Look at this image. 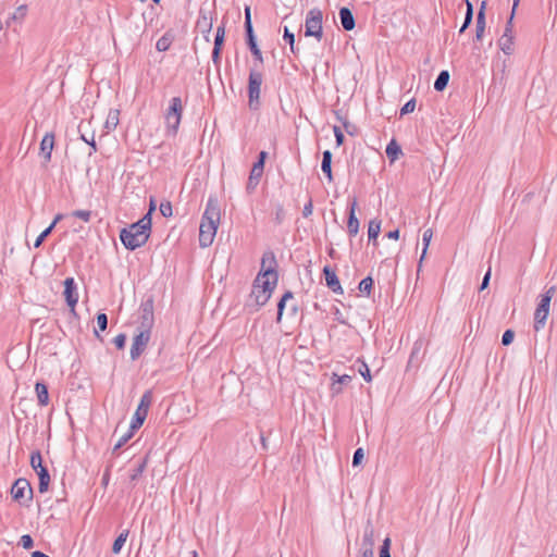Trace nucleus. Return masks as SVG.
Wrapping results in <instances>:
<instances>
[{
	"label": "nucleus",
	"mask_w": 557,
	"mask_h": 557,
	"mask_svg": "<svg viewBox=\"0 0 557 557\" xmlns=\"http://www.w3.org/2000/svg\"><path fill=\"white\" fill-rule=\"evenodd\" d=\"M113 343L117 349H123L126 343V335L121 333L113 338Z\"/></svg>",
	"instance_id": "13d9d810"
},
{
	"label": "nucleus",
	"mask_w": 557,
	"mask_h": 557,
	"mask_svg": "<svg viewBox=\"0 0 557 557\" xmlns=\"http://www.w3.org/2000/svg\"><path fill=\"white\" fill-rule=\"evenodd\" d=\"M244 27H245L246 36L255 34L253 27H252V22H251L250 7H246L245 8V23H244Z\"/></svg>",
	"instance_id": "a19ab883"
},
{
	"label": "nucleus",
	"mask_w": 557,
	"mask_h": 557,
	"mask_svg": "<svg viewBox=\"0 0 557 557\" xmlns=\"http://www.w3.org/2000/svg\"><path fill=\"white\" fill-rule=\"evenodd\" d=\"M173 41V36L166 32L163 36H161L157 44H156V49L160 52H164L166 50L170 49V46Z\"/></svg>",
	"instance_id": "72a5a7b5"
},
{
	"label": "nucleus",
	"mask_w": 557,
	"mask_h": 557,
	"mask_svg": "<svg viewBox=\"0 0 557 557\" xmlns=\"http://www.w3.org/2000/svg\"><path fill=\"white\" fill-rule=\"evenodd\" d=\"M35 392L39 406H47L49 404L48 386L42 382H37L35 385Z\"/></svg>",
	"instance_id": "393cba45"
},
{
	"label": "nucleus",
	"mask_w": 557,
	"mask_h": 557,
	"mask_svg": "<svg viewBox=\"0 0 557 557\" xmlns=\"http://www.w3.org/2000/svg\"><path fill=\"white\" fill-rule=\"evenodd\" d=\"M375 531L370 520H368L364 530H363V536L361 542L360 548H367V549H374L375 545Z\"/></svg>",
	"instance_id": "6ab92c4d"
},
{
	"label": "nucleus",
	"mask_w": 557,
	"mask_h": 557,
	"mask_svg": "<svg viewBox=\"0 0 557 557\" xmlns=\"http://www.w3.org/2000/svg\"><path fill=\"white\" fill-rule=\"evenodd\" d=\"M284 40L290 46V50L293 53H296L295 50V35L289 32L287 27L284 28Z\"/></svg>",
	"instance_id": "49530a36"
},
{
	"label": "nucleus",
	"mask_w": 557,
	"mask_h": 557,
	"mask_svg": "<svg viewBox=\"0 0 557 557\" xmlns=\"http://www.w3.org/2000/svg\"><path fill=\"white\" fill-rule=\"evenodd\" d=\"M352 377L350 375L344 374L341 376H337V381L333 383L332 389L334 393H341L342 387L341 385H347L351 382Z\"/></svg>",
	"instance_id": "58836bf2"
},
{
	"label": "nucleus",
	"mask_w": 557,
	"mask_h": 557,
	"mask_svg": "<svg viewBox=\"0 0 557 557\" xmlns=\"http://www.w3.org/2000/svg\"><path fill=\"white\" fill-rule=\"evenodd\" d=\"M359 373L363 376V379L367 381V382H371L372 380V376H371V373H370V369L368 367V364L366 362H361V366L359 368Z\"/></svg>",
	"instance_id": "6e6d98bb"
},
{
	"label": "nucleus",
	"mask_w": 557,
	"mask_h": 557,
	"mask_svg": "<svg viewBox=\"0 0 557 557\" xmlns=\"http://www.w3.org/2000/svg\"><path fill=\"white\" fill-rule=\"evenodd\" d=\"M128 533L129 531L128 530H124L123 532H121L119 534V536L114 540L113 542V545H112V553L117 555L121 553L126 540H127V536H128Z\"/></svg>",
	"instance_id": "e433bc0d"
},
{
	"label": "nucleus",
	"mask_w": 557,
	"mask_h": 557,
	"mask_svg": "<svg viewBox=\"0 0 557 557\" xmlns=\"http://www.w3.org/2000/svg\"><path fill=\"white\" fill-rule=\"evenodd\" d=\"M515 332L512 330H506L502 336V344L508 346L513 342Z\"/></svg>",
	"instance_id": "864d4df0"
},
{
	"label": "nucleus",
	"mask_w": 557,
	"mask_h": 557,
	"mask_svg": "<svg viewBox=\"0 0 557 557\" xmlns=\"http://www.w3.org/2000/svg\"><path fill=\"white\" fill-rule=\"evenodd\" d=\"M485 9H486V2L483 1L481 3V7L476 14V25H475V39L476 40H481L484 35V30H485V26H486Z\"/></svg>",
	"instance_id": "412c9836"
},
{
	"label": "nucleus",
	"mask_w": 557,
	"mask_h": 557,
	"mask_svg": "<svg viewBox=\"0 0 557 557\" xmlns=\"http://www.w3.org/2000/svg\"><path fill=\"white\" fill-rule=\"evenodd\" d=\"M246 42H247V46L250 50V52L252 53L255 60L259 63H262L263 62V57H262V52L257 44V39H256V36L255 34L252 35H247L246 36Z\"/></svg>",
	"instance_id": "b1692460"
},
{
	"label": "nucleus",
	"mask_w": 557,
	"mask_h": 557,
	"mask_svg": "<svg viewBox=\"0 0 557 557\" xmlns=\"http://www.w3.org/2000/svg\"><path fill=\"white\" fill-rule=\"evenodd\" d=\"M416 109V99H410L400 109V115H406L413 112Z\"/></svg>",
	"instance_id": "09e8293b"
},
{
	"label": "nucleus",
	"mask_w": 557,
	"mask_h": 557,
	"mask_svg": "<svg viewBox=\"0 0 557 557\" xmlns=\"http://www.w3.org/2000/svg\"><path fill=\"white\" fill-rule=\"evenodd\" d=\"M385 152L391 162L396 161L403 153L400 146L397 144L395 139H392L388 143Z\"/></svg>",
	"instance_id": "cd10ccee"
},
{
	"label": "nucleus",
	"mask_w": 557,
	"mask_h": 557,
	"mask_svg": "<svg viewBox=\"0 0 557 557\" xmlns=\"http://www.w3.org/2000/svg\"><path fill=\"white\" fill-rule=\"evenodd\" d=\"M357 199L354 198L349 206V214L347 221V230L350 236H356L359 232V220L356 216Z\"/></svg>",
	"instance_id": "f3484780"
},
{
	"label": "nucleus",
	"mask_w": 557,
	"mask_h": 557,
	"mask_svg": "<svg viewBox=\"0 0 557 557\" xmlns=\"http://www.w3.org/2000/svg\"><path fill=\"white\" fill-rule=\"evenodd\" d=\"M360 557H374V549L360 548Z\"/></svg>",
	"instance_id": "e2e57ef3"
},
{
	"label": "nucleus",
	"mask_w": 557,
	"mask_h": 557,
	"mask_svg": "<svg viewBox=\"0 0 557 557\" xmlns=\"http://www.w3.org/2000/svg\"><path fill=\"white\" fill-rule=\"evenodd\" d=\"M159 210L164 218H170L173 214L172 203L168 200L160 203Z\"/></svg>",
	"instance_id": "37998d69"
},
{
	"label": "nucleus",
	"mask_w": 557,
	"mask_h": 557,
	"mask_svg": "<svg viewBox=\"0 0 557 557\" xmlns=\"http://www.w3.org/2000/svg\"><path fill=\"white\" fill-rule=\"evenodd\" d=\"M119 116L120 110L110 109L104 124L106 128L109 131L114 129L119 125Z\"/></svg>",
	"instance_id": "473e14b6"
},
{
	"label": "nucleus",
	"mask_w": 557,
	"mask_h": 557,
	"mask_svg": "<svg viewBox=\"0 0 557 557\" xmlns=\"http://www.w3.org/2000/svg\"><path fill=\"white\" fill-rule=\"evenodd\" d=\"M498 45L505 54L510 55L513 51V36L503 35L498 41Z\"/></svg>",
	"instance_id": "f704fd0d"
},
{
	"label": "nucleus",
	"mask_w": 557,
	"mask_h": 557,
	"mask_svg": "<svg viewBox=\"0 0 557 557\" xmlns=\"http://www.w3.org/2000/svg\"><path fill=\"white\" fill-rule=\"evenodd\" d=\"M150 230L151 218L149 213H146L137 222L131 224L128 227L122 228L120 239L126 249L133 251L147 243L150 236Z\"/></svg>",
	"instance_id": "7ed1b4c3"
},
{
	"label": "nucleus",
	"mask_w": 557,
	"mask_h": 557,
	"mask_svg": "<svg viewBox=\"0 0 557 557\" xmlns=\"http://www.w3.org/2000/svg\"><path fill=\"white\" fill-rule=\"evenodd\" d=\"M343 125H344L345 131H346L349 135H352V134H354L351 129H352V128H355V126H354L351 123H349V122L345 121V122H343Z\"/></svg>",
	"instance_id": "774afa93"
},
{
	"label": "nucleus",
	"mask_w": 557,
	"mask_h": 557,
	"mask_svg": "<svg viewBox=\"0 0 557 557\" xmlns=\"http://www.w3.org/2000/svg\"><path fill=\"white\" fill-rule=\"evenodd\" d=\"M81 138H82L86 144H88V145L91 147V149H92V151H94V152H96V151H97V144H96V141H95L94 135L91 136V138H90V139H88L85 135H82V136H81Z\"/></svg>",
	"instance_id": "680f3d73"
},
{
	"label": "nucleus",
	"mask_w": 557,
	"mask_h": 557,
	"mask_svg": "<svg viewBox=\"0 0 557 557\" xmlns=\"http://www.w3.org/2000/svg\"><path fill=\"white\" fill-rule=\"evenodd\" d=\"M29 462H30V467L35 470V472L37 470H40V467H44L42 466V456L39 450H35L30 454Z\"/></svg>",
	"instance_id": "ea45409f"
},
{
	"label": "nucleus",
	"mask_w": 557,
	"mask_h": 557,
	"mask_svg": "<svg viewBox=\"0 0 557 557\" xmlns=\"http://www.w3.org/2000/svg\"><path fill=\"white\" fill-rule=\"evenodd\" d=\"M387 238L389 239H398L399 238V230L396 228L394 231H389L387 234H386Z\"/></svg>",
	"instance_id": "69168bd1"
},
{
	"label": "nucleus",
	"mask_w": 557,
	"mask_h": 557,
	"mask_svg": "<svg viewBox=\"0 0 557 557\" xmlns=\"http://www.w3.org/2000/svg\"><path fill=\"white\" fill-rule=\"evenodd\" d=\"M322 20V11L318 8L311 9L306 16L305 35L307 37H315L318 40H320L323 35Z\"/></svg>",
	"instance_id": "0eeeda50"
},
{
	"label": "nucleus",
	"mask_w": 557,
	"mask_h": 557,
	"mask_svg": "<svg viewBox=\"0 0 557 557\" xmlns=\"http://www.w3.org/2000/svg\"><path fill=\"white\" fill-rule=\"evenodd\" d=\"M221 211L220 206L214 197H209L206 210L201 218L199 226V245L202 248L209 247L216 234L218 225L220 222Z\"/></svg>",
	"instance_id": "f03ea898"
},
{
	"label": "nucleus",
	"mask_w": 557,
	"mask_h": 557,
	"mask_svg": "<svg viewBox=\"0 0 557 557\" xmlns=\"http://www.w3.org/2000/svg\"><path fill=\"white\" fill-rule=\"evenodd\" d=\"M152 403V391L148 389L144 393L138 404V407L134 413V417L131 422L132 430H138L145 422L149 407Z\"/></svg>",
	"instance_id": "1a4fd4ad"
},
{
	"label": "nucleus",
	"mask_w": 557,
	"mask_h": 557,
	"mask_svg": "<svg viewBox=\"0 0 557 557\" xmlns=\"http://www.w3.org/2000/svg\"><path fill=\"white\" fill-rule=\"evenodd\" d=\"M153 297L150 296L145 299L140 305V323L139 330L151 331L154 323V314H153Z\"/></svg>",
	"instance_id": "9d476101"
},
{
	"label": "nucleus",
	"mask_w": 557,
	"mask_h": 557,
	"mask_svg": "<svg viewBox=\"0 0 557 557\" xmlns=\"http://www.w3.org/2000/svg\"><path fill=\"white\" fill-rule=\"evenodd\" d=\"M150 332L151 331L139 330V333L133 338L129 352L132 360L138 359L145 351L150 339Z\"/></svg>",
	"instance_id": "f8f14e48"
},
{
	"label": "nucleus",
	"mask_w": 557,
	"mask_h": 557,
	"mask_svg": "<svg viewBox=\"0 0 557 557\" xmlns=\"http://www.w3.org/2000/svg\"><path fill=\"white\" fill-rule=\"evenodd\" d=\"M467 4V10L463 18V23L459 29V33L462 34L472 23L473 18V4L469 0H465Z\"/></svg>",
	"instance_id": "c9c22d12"
},
{
	"label": "nucleus",
	"mask_w": 557,
	"mask_h": 557,
	"mask_svg": "<svg viewBox=\"0 0 557 557\" xmlns=\"http://www.w3.org/2000/svg\"><path fill=\"white\" fill-rule=\"evenodd\" d=\"M283 315H285L290 323L299 322L302 317L298 302L289 290L281 296V319Z\"/></svg>",
	"instance_id": "423d86ee"
},
{
	"label": "nucleus",
	"mask_w": 557,
	"mask_h": 557,
	"mask_svg": "<svg viewBox=\"0 0 557 557\" xmlns=\"http://www.w3.org/2000/svg\"><path fill=\"white\" fill-rule=\"evenodd\" d=\"M263 170H264V165L261 162L253 163L252 169L250 171L249 178H248V183L246 186V189L248 193H251L252 190H255V188L259 184L260 178L263 174Z\"/></svg>",
	"instance_id": "dca6fc26"
},
{
	"label": "nucleus",
	"mask_w": 557,
	"mask_h": 557,
	"mask_svg": "<svg viewBox=\"0 0 557 557\" xmlns=\"http://www.w3.org/2000/svg\"><path fill=\"white\" fill-rule=\"evenodd\" d=\"M225 38V26L220 25L216 28V34L214 38V46L212 50V61L215 65L220 64L221 61V52L224 44Z\"/></svg>",
	"instance_id": "4468645a"
},
{
	"label": "nucleus",
	"mask_w": 557,
	"mask_h": 557,
	"mask_svg": "<svg viewBox=\"0 0 557 557\" xmlns=\"http://www.w3.org/2000/svg\"><path fill=\"white\" fill-rule=\"evenodd\" d=\"M338 14L342 27L347 32L352 30L356 26V21L351 10L349 8L343 7L339 9Z\"/></svg>",
	"instance_id": "aec40b11"
},
{
	"label": "nucleus",
	"mask_w": 557,
	"mask_h": 557,
	"mask_svg": "<svg viewBox=\"0 0 557 557\" xmlns=\"http://www.w3.org/2000/svg\"><path fill=\"white\" fill-rule=\"evenodd\" d=\"M326 286L334 293L343 294L344 290L341 286L336 272L330 265H325L322 270Z\"/></svg>",
	"instance_id": "2eb2a0df"
},
{
	"label": "nucleus",
	"mask_w": 557,
	"mask_h": 557,
	"mask_svg": "<svg viewBox=\"0 0 557 557\" xmlns=\"http://www.w3.org/2000/svg\"><path fill=\"white\" fill-rule=\"evenodd\" d=\"M380 232L381 221L377 219L371 220L368 225V237L369 240H372L375 246L377 245V237L380 235Z\"/></svg>",
	"instance_id": "bb28decb"
},
{
	"label": "nucleus",
	"mask_w": 557,
	"mask_h": 557,
	"mask_svg": "<svg viewBox=\"0 0 557 557\" xmlns=\"http://www.w3.org/2000/svg\"><path fill=\"white\" fill-rule=\"evenodd\" d=\"M109 480H110V472H109V469H107L102 475L101 484L106 487L109 484Z\"/></svg>",
	"instance_id": "0e129e2a"
},
{
	"label": "nucleus",
	"mask_w": 557,
	"mask_h": 557,
	"mask_svg": "<svg viewBox=\"0 0 557 557\" xmlns=\"http://www.w3.org/2000/svg\"><path fill=\"white\" fill-rule=\"evenodd\" d=\"M515 13L516 11H513V9L511 10V14L506 23V27H505V30H504V34L503 35H507V36H513L512 35V27H513V24H512V21H513V17H515Z\"/></svg>",
	"instance_id": "4d7b16f0"
},
{
	"label": "nucleus",
	"mask_w": 557,
	"mask_h": 557,
	"mask_svg": "<svg viewBox=\"0 0 557 557\" xmlns=\"http://www.w3.org/2000/svg\"><path fill=\"white\" fill-rule=\"evenodd\" d=\"M373 278L371 276H367L363 280H361L358 288L361 293L366 294L367 296H370L373 288Z\"/></svg>",
	"instance_id": "4c0bfd02"
},
{
	"label": "nucleus",
	"mask_w": 557,
	"mask_h": 557,
	"mask_svg": "<svg viewBox=\"0 0 557 557\" xmlns=\"http://www.w3.org/2000/svg\"><path fill=\"white\" fill-rule=\"evenodd\" d=\"M380 557H391V539L385 537L380 547Z\"/></svg>",
	"instance_id": "c03bdc74"
},
{
	"label": "nucleus",
	"mask_w": 557,
	"mask_h": 557,
	"mask_svg": "<svg viewBox=\"0 0 557 557\" xmlns=\"http://www.w3.org/2000/svg\"><path fill=\"white\" fill-rule=\"evenodd\" d=\"M333 132H334V135H335L336 146L337 147L342 146L344 144L345 136H344L341 127L335 125L333 127Z\"/></svg>",
	"instance_id": "5fc2aeb1"
},
{
	"label": "nucleus",
	"mask_w": 557,
	"mask_h": 557,
	"mask_svg": "<svg viewBox=\"0 0 557 557\" xmlns=\"http://www.w3.org/2000/svg\"><path fill=\"white\" fill-rule=\"evenodd\" d=\"M134 431L135 430H132L131 428L128 429V431L123 434L119 441L116 442V444L114 445L113 447V451H116L117 449H120L123 445H125L134 435Z\"/></svg>",
	"instance_id": "79ce46f5"
},
{
	"label": "nucleus",
	"mask_w": 557,
	"mask_h": 557,
	"mask_svg": "<svg viewBox=\"0 0 557 557\" xmlns=\"http://www.w3.org/2000/svg\"><path fill=\"white\" fill-rule=\"evenodd\" d=\"M432 236H433L432 228H426L423 232V235H422L423 249H422V253H421V257H420V260H419V264H418V272L421 270L422 261H423V259L426 256L428 248H429V245L431 243Z\"/></svg>",
	"instance_id": "c85d7f7f"
},
{
	"label": "nucleus",
	"mask_w": 557,
	"mask_h": 557,
	"mask_svg": "<svg viewBox=\"0 0 557 557\" xmlns=\"http://www.w3.org/2000/svg\"><path fill=\"white\" fill-rule=\"evenodd\" d=\"M20 544L25 549H30L34 547V540L29 534H24L21 536Z\"/></svg>",
	"instance_id": "603ef678"
},
{
	"label": "nucleus",
	"mask_w": 557,
	"mask_h": 557,
	"mask_svg": "<svg viewBox=\"0 0 557 557\" xmlns=\"http://www.w3.org/2000/svg\"><path fill=\"white\" fill-rule=\"evenodd\" d=\"M196 28L205 35L207 40H209V34L212 29V17L208 16L206 12L200 10L196 22Z\"/></svg>",
	"instance_id": "a211bd4d"
},
{
	"label": "nucleus",
	"mask_w": 557,
	"mask_h": 557,
	"mask_svg": "<svg viewBox=\"0 0 557 557\" xmlns=\"http://www.w3.org/2000/svg\"><path fill=\"white\" fill-rule=\"evenodd\" d=\"M332 152L330 150H324L322 153V162L321 170L327 177V182H333V173H332Z\"/></svg>",
	"instance_id": "5701e85b"
},
{
	"label": "nucleus",
	"mask_w": 557,
	"mask_h": 557,
	"mask_svg": "<svg viewBox=\"0 0 557 557\" xmlns=\"http://www.w3.org/2000/svg\"><path fill=\"white\" fill-rule=\"evenodd\" d=\"M27 14V5L22 4L16 8V10L8 17L5 24L9 27L12 22L21 23Z\"/></svg>",
	"instance_id": "c756f323"
},
{
	"label": "nucleus",
	"mask_w": 557,
	"mask_h": 557,
	"mask_svg": "<svg viewBox=\"0 0 557 557\" xmlns=\"http://www.w3.org/2000/svg\"><path fill=\"white\" fill-rule=\"evenodd\" d=\"M183 114V103L181 97H173L164 114L168 132L176 135Z\"/></svg>",
	"instance_id": "39448f33"
},
{
	"label": "nucleus",
	"mask_w": 557,
	"mask_h": 557,
	"mask_svg": "<svg viewBox=\"0 0 557 557\" xmlns=\"http://www.w3.org/2000/svg\"><path fill=\"white\" fill-rule=\"evenodd\" d=\"M97 325L100 331H106L108 327V317L103 312L97 314Z\"/></svg>",
	"instance_id": "3c124183"
},
{
	"label": "nucleus",
	"mask_w": 557,
	"mask_h": 557,
	"mask_svg": "<svg viewBox=\"0 0 557 557\" xmlns=\"http://www.w3.org/2000/svg\"><path fill=\"white\" fill-rule=\"evenodd\" d=\"M63 296L65 298L66 305L71 308V312L75 314V307L78 301L77 285L75 280L73 277H66L63 282Z\"/></svg>",
	"instance_id": "ddd939ff"
},
{
	"label": "nucleus",
	"mask_w": 557,
	"mask_h": 557,
	"mask_svg": "<svg viewBox=\"0 0 557 557\" xmlns=\"http://www.w3.org/2000/svg\"><path fill=\"white\" fill-rule=\"evenodd\" d=\"M148 463V455H146L144 458H141L137 466L132 470V473L129 474L131 482L137 481L141 474L144 473L146 467Z\"/></svg>",
	"instance_id": "2f4dec72"
},
{
	"label": "nucleus",
	"mask_w": 557,
	"mask_h": 557,
	"mask_svg": "<svg viewBox=\"0 0 557 557\" xmlns=\"http://www.w3.org/2000/svg\"><path fill=\"white\" fill-rule=\"evenodd\" d=\"M11 494L13 499L18 503L28 502L33 498V488L28 480L20 478L12 485Z\"/></svg>",
	"instance_id": "9b49d317"
},
{
	"label": "nucleus",
	"mask_w": 557,
	"mask_h": 557,
	"mask_svg": "<svg viewBox=\"0 0 557 557\" xmlns=\"http://www.w3.org/2000/svg\"><path fill=\"white\" fill-rule=\"evenodd\" d=\"M54 146L53 133H47L40 143V152L44 154L45 160L48 162L51 159V152Z\"/></svg>",
	"instance_id": "4be33fe9"
},
{
	"label": "nucleus",
	"mask_w": 557,
	"mask_h": 557,
	"mask_svg": "<svg viewBox=\"0 0 557 557\" xmlns=\"http://www.w3.org/2000/svg\"><path fill=\"white\" fill-rule=\"evenodd\" d=\"M277 281L278 273L276 271L275 255L273 251H267L263 253L260 271L253 281L247 305H253L257 308L265 305L270 299Z\"/></svg>",
	"instance_id": "f257e3e1"
},
{
	"label": "nucleus",
	"mask_w": 557,
	"mask_h": 557,
	"mask_svg": "<svg viewBox=\"0 0 557 557\" xmlns=\"http://www.w3.org/2000/svg\"><path fill=\"white\" fill-rule=\"evenodd\" d=\"M36 473L39 479L38 491L39 493H46L50 484L49 471L46 467H40V470H37Z\"/></svg>",
	"instance_id": "a878e982"
},
{
	"label": "nucleus",
	"mask_w": 557,
	"mask_h": 557,
	"mask_svg": "<svg viewBox=\"0 0 557 557\" xmlns=\"http://www.w3.org/2000/svg\"><path fill=\"white\" fill-rule=\"evenodd\" d=\"M261 84L262 74L256 67L250 69L248 79V97L250 109L256 110L259 107Z\"/></svg>",
	"instance_id": "6e6552de"
},
{
	"label": "nucleus",
	"mask_w": 557,
	"mask_h": 557,
	"mask_svg": "<svg viewBox=\"0 0 557 557\" xmlns=\"http://www.w3.org/2000/svg\"><path fill=\"white\" fill-rule=\"evenodd\" d=\"M312 209H313V206H312V200L310 199L308 201V203L305 205L304 209H302V215L304 218H308L312 214Z\"/></svg>",
	"instance_id": "052dcab7"
},
{
	"label": "nucleus",
	"mask_w": 557,
	"mask_h": 557,
	"mask_svg": "<svg viewBox=\"0 0 557 557\" xmlns=\"http://www.w3.org/2000/svg\"><path fill=\"white\" fill-rule=\"evenodd\" d=\"M556 293V287L550 286L543 295H541L540 302L534 312V330L535 332L541 331L546 323V319L549 314V306L553 296Z\"/></svg>",
	"instance_id": "20e7f679"
},
{
	"label": "nucleus",
	"mask_w": 557,
	"mask_h": 557,
	"mask_svg": "<svg viewBox=\"0 0 557 557\" xmlns=\"http://www.w3.org/2000/svg\"><path fill=\"white\" fill-rule=\"evenodd\" d=\"M71 214L72 216L81 219L84 222H89L91 219V211L89 210H75Z\"/></svg>",
	"instance_id": "a18cd8bd"
},
{
	"label": "nucleus",
	"mask_w": 557,
	"mask_h": 557,
	"mask_svg": "<svg viewBox=\"0 0 557 557\" xmlns=\"http://www.w3.org/2000/svg\"><path fill=\"white\" fill-rule=\"evenodd\" d=\"M449 77H450V75L447 70L441 71L434 82V89L436 91H443L448 85Z\"/></svg>",
	"instance_id": "7c9ffc66"
},
{
	"label": "nucleus",
	"mask_w": 557,
	"mask_h": 557,
	"mask_svg": "<svg viewBox=\"0 0 557 557\" xmlns=\"http://www.w3.org/2000/svg\"><path fill=\"white\" fill-rule=\"evenodd\" d=\"M363 458H364L363 448H361V447L357 448L352 456V466L357 467V466L361 465Z\"/></svg>",
	"instance_id": "8fccbe9b"
},
{
	"label": "nucleus",
	"mask_w": 557,
	"mask_h": 557,
	"mask_svg": "<svg viewBox=\"0 0 557 557\" xmlns=\"http://www.w3.org/2000/svg\"><path fill=\"white\" fill-rule=\"evenodd\" d=\"M491 274H492V271H491V267H490L487 269L486 273L484 274L482 283H481V285L479 287L480 292H482V290H484V289H486L488 287L490 280H491Z\"/></svg>",
	"instance_id": "bf43d9fd"
},
{
	"label": "nucleus",
	"mask_w": 557,
	"mask_h": 557,
	"mask_svg": "<svg viewBox=\"0 0 557 557\" xmlns=\"http://www.w3.org/2000/svg\"><path fill=\"white\" fill-rule=\"evenodd\" d=\"M52 231H53V230H52V227H49V226H48L47 228H45V230H44V231L38 235V237L36 238L35 244H34V247H35V248L40 247V246H41V244L44 243V240H45V239H46V238L51 234V232H52Z\"/></svg>",
	"instance_id": "de8ad7c7"
},
{
	"label": "nucleus",
	"mask_w": 557,
	"mask_h": 557,
	"mask_svg": "<svg viewBox=\"0 0 557 557\" xmlns=\"http://www.w3.org/2000/svg\"><path fill=\"white\" fill-rule=\"evenodd\" d=\"M63 216H64V215H63L62 213H58V214L54 216V219H53L52 223L49 225V227H52V230H53V228L55 227L57 223H58V222H60V221L63 219Z\"/></svg>",
	"instance_id": "338daca9"
}]
</instances>
